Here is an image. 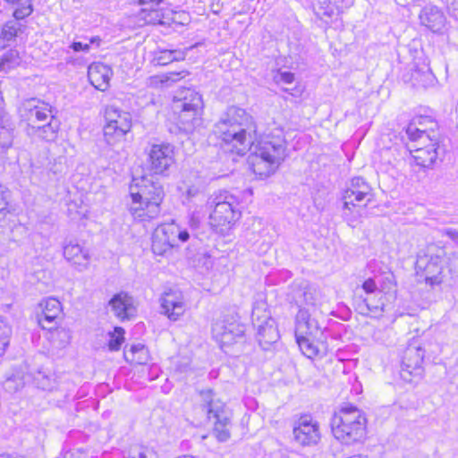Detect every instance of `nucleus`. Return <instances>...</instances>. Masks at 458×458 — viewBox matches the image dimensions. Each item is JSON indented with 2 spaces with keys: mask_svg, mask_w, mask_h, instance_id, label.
Listing matches in <instances>:
<instances>
[{
  "mask_svg": "<svg viewBox=\"0 0 458 458\" xmlns=\"http://www.w3.org/2000/svg\"><path fill=\"white\" fill-rule=\"evenodd\" d=\"M214 132L221 139L227 151L243 156L250 150L248 162L260 179L274 174L287 156L282 128H268L258 136L252 116L245 109L235 106L227 107L221 114L214 126Z\"/></svg>",
  "mask_w": 458,
  "mask_h": 458,
  "instance_id": "nucleus-1",
  "label": "nucleus"
},
{
  "mask_svg": "<svg viewBox=\"0 0 458 458\" xmlns=\"http://www.w3.org/2000/svg\"><path fill=\"white\" fill-rule=\"evenodd\" d=\"M330 425L334 437L344 445L365 439L367 419L364 412L354 405L342 406L332 416Z\"/></svg>",
  "mask_w": 458,
  "mask_h": 458,
  "instance_id": "nucleus-2",
  "label": "nucleus"
},
{
  "mask_svg": "<svg viewBox=\"0 0 458 458\" xmlns=\"http://www.w3.org/2000/svg\"><path fill=\"white\" fill-rule=\"evenodd\" d=\"M449 259L445 250L435 243H430L421 250L416 260V268L423 272L425 281L430 285L442 284L450 274Z\"/></svg>",
  "mask_w": 458,
  "mask_h": 458,
  "instance_id": "nucleus-3",
  "label": "nucleus"
},
{
  "mask_svg": "<svg viewBox=\"0 0 458 458\" xmlns=\"http://www.w3.org/2000/svg\"><path fill=\"white\" fill-rule=\"evenodd\" d=\"M405 132L411 140L407 148L415 164L422 168H431L438 158L437 136L417 128L416 123L408 124Z\"/></svg>",
  "mask_w": 458,
  "mask_h": 458,
  "instance_id": "nucleus-4",
  "label": "nucleus"
},
{
  "mask_svg": "<svg viewBox=\"0 0 458 458\" xmlns=\"http://www.w3.org/2000/svg\"><path fill=\"white\" fill-rule=\"evenodd\" d=\"M202 108L201 96L194 89H182L174 97L172 110L177 116L178 125L185 131H191L199 124Z\"/></svg>",
  "mask_w": 458,
  "mask_h": 458,
  "instance_id": "nucleus-5",
  "label": "nucleus"
},
{
  "mask_svg": "<svg viewBox=\"0 0 458 458\" xmlns=\"http://www.w3.org/2000/svg\"><path fill=\"white\" fill-rule=\"evenodd\" d=\"M373 198L371 187L361 177H354L343 195V216L348 225L355 227L361 216V209Z\"/></svg>",
  "mask_w": 458,
  "mask_h": 458,
  "instance_id": "nucleus-6",
  "label": "nucleus"
},
{
  "mask_svg": "<svg viewBox=\"0 0 458 458\" xmlns=\"http://www.w3.org/2000/svg\"><path fill=\"white\" fill-rule=\"evenodd\" d=\"M199 405L209 420H214L213 435L220 442L230 437L231 411L225 403L216 397L212 389L199 392Z\"/></svg>",
  "mask_w": 458,
  "mask_h": 458,
  "instance_id": "nucleus-7",
  "label": "nucleus"
},
{
  "mask_svg": "<svg viewBox=\"0 0 458 458\" xmlns=\"http://www.w3.org/2000/svg\"><path fill=\"white\" fill-rule=\"evenodd\" d=\"M213 212L209 216L210 225L221 233L229 229L241 216L238 199L224 191L215 194L208 202Z\"/></svg>",
  "mask_w": 458,
  "mask_h": 458,
  "instance_id": "nucleus-8",
  "label": "nucleus"
},
{
  "mask_svg": "<svg viewBox=\"0 0 458 458\" xmlns=\"http://www.w3.org/2000/svg\"><path fill=\"white\" fill-rule=\"evenodd\" d=\"M106 124L104 127V137L107 144L114 145L122 140L131 131V115L113 106H107L105 113Z\"/></svg>",
  "mask_w": 458,
  "mask_h": 458,
  "instance_id": "nucleus-9",
  "label": "nucleus"
},
{
  "mask_svg": "<svg viewBox=\"0 0 458 458\" xmlns=\"http://www.w3.org/2000/svg\"><path fill=\"white\" fill-rule=\"evenodd\" d=\"M190 234L187 230L181 229L176 224H165L157 227L152 236V250L155 254L163 255L178 242H185Z\"/></svg>",
  "mask_w": 458,
  "mask_h": 458,
  "instance_id": "nucleus-10",
  "label": "nucleus"
},
{
  "mask_svg": "<svg viewBox=\"0 0 458 458\" xmlns=\"http://www.w3.org/2000/svg\"><path fill=\"white\" fill-rule=\"evenodd\" d=\"M288 298L299 307L307 305L313 307L314 310H317V308L325 301V295L321 289L303 280L292 284Z\"/></svg>",
  "mask_w": 458,
  "mask_h": 458,
  "instance_id": "nucleus-11",
  "label": "nucleus"
},
{
  "mask_svg": "<svg viewBox=\"0 0 458 458\" xmlns=\"http://www.w3.org/2000/svg\"><path fill=\"white\" fill-rule=\"evenodd\" d=\"M245 328L233 318L217 319L212 326L213 338L224 346H230L243 339Z\"/></svg>",
  "mask_w": 458,
  "mask_h": 458,
  "instance_id": "nucleus-12",
  "label": "nucleus"
},
{
  "mask_svg": "<svg viewBox=\"0 0 458 458\" xmlns=\"http://www.w3.org/2000/svg\"><path fill=\"white\" fill-rule=\"evenodd\" d=\"M165 197V191L162 184L154 180L153 176H142L133 178L130 185V198H143L148 201H155L161 206Z\"/></svg>",
  "mask_w": 458,
  "mask_h": 458,
  "instance_id": "nucleus-13",
  "label": "nucleus"
},
{
  "mask_svg": "<svg viewBox=\"0 0 458 458\" xmlns=\"http://www.w3.org/2000/svg\"><path fill=\"white\" fill-rule=\"evenodd\" d=\"M425 351L417 343H411L403 352L401 366V377L404 381L411 382V377L422 375V363Z\"/></svg>",
  "mask_w": 458,
  "mask_h": 458,
  "instance_id": "nucleus-14",
  "label": "nucleus"
},
{
  "mask_svg": "<svg viewBox=\"0 0 458 458\" xmlns=\"http://www.w3.org/2000/svg\"><path fill=\"white\" fill-rule=\"evenodd\" d=\"M293 439L301 446H313L321 438L319 423L309 415L301 416L294 424Z\"/></svg>",
  "mask_w": 458,
  "mask_h": 458,
  "instance_id": "nucleus-15",
  "label": "nucleus"
},
{
  "mask_svg": "<svg viewBox=\"0 0 458 458\" xmlns=\"http://www.w3.org/2000/svg\"><path fill=\"white\" fill-rule=\"evenodd\" d=\"M149 169L156 174H165L174 163V146L169 143L154 144L148 152Z\"/></svg>",
  "mask_w": 458,
  "mask_h": 458,
  "instance_id": "nucleus-16",
  "label": "nucleus"
},
{
  "mask_svg": "<svg viewBox=\"0 0 458 458\" xmlns=\"http://www.w3.org/2000/svg\"><path fill=\"white\" fill-rule=\"evenodd\" d=\"M309 335L322 340L323 331L318 321L317 310L311 314L305 308H301L295 317V337Z\"/></svg>",
  "mask_w": 458,
  "mask_h": 458,
  "instance_id": "nucleus-17",
  "label": "nucleus"
},
{
  "mask_svg": "<svg viewBox=\"0 0 458 458\" xmlns=\"http://www.w3.org/2000/svg\"><path fill=\"white\" fill-rule=\"evenodd\" d=\"M22 116L28 121L31 130H34L39 124L45 123L50 118H54L52 106L38 98H30L22 104Z\"/></svg>",
  "mask_w": 458,
  "mask_h": 458,
  "instance_id": "nucleus-18",
  "label": "nucleus"
},
{
  "mask_svg": "<svg viewBox=\"0 0 458 458\" xmlns=\"http://www.w3.org/2000/svg\"><path fill=\"white\" fill-rule=\"evenodd\" d=\"M127 205L131 216L138 222H150L157 219L161 213L159 205L143 198H131V202Z\"/></svg>",
  "mask_w": 458,
  "mask_h": 458,
  "instance_id": "nucleus-19",
  "label": "nucleus"
},
{
  "mask_svg": "<svg viewBox=\"0 0 458 458\" xmlns=\"http://www.w3.org/2000/svg\"><path fill=\"white\" fill-rule=\"evenodd\" d=\"M315 15L326 23L344 9L353 4V0H311Z\"/></svg>",
  "mask_w": 458,
  "mask_h": 458,
  "instance_id": "nucleus-20",
  "label": "nucleus"
},
{
  "mask_svg": "<svg viewBox=\"0 0 458 458\" xmlns=\"http://www.w3.org/2000/svg\"><path fill=\"white\" fill-rule=\"evenodd\" d=\"M64 257L79 272L89 268L90 263L89 250L75 241H70L64 244Z\"/></svg>",
  "mask_w": 458,
  "mask_h": 458,
  "instance_id": "nucleus-21",
  "label": "nucleus"
},
{
  "mask_svg": "<svg viewBox=\"0 0 458 458\" xmlns=\"http://www.w3.org/2000/svg\"><path fill=\"white\" fill-rule=\"evenodd\" d=\"M160 301L163 312L170 320L176 321L185 311L184 297L179 290L165 292Z\"/></svg>",
  "mask_w": 458,
  "mask_h": 458,
  "instance_id": "nucleus-22",
  "label": "nucleus"
},
{
  "mask_svg": "<svg viewBox=\"0 0 458 458\" xmlns=\"http://www.w3.org/2000/svg\"><path fill=\"white\" fill-rule=\"evenodd\" d=\"M420 24L434 33L442 34L446 30V17L443 11L435 5L425 6L420 13Z\"/></svg>",
  "mask_w": 458,
  "mask_h": 458,
  "instance_id": "nucleus-23",
  "label": "nucleus"
},
{
  "mask_svg": "<svg viewBox=\"0 0 458 458\" xmlns=\"http://www.w3.org/2000/svg\"><path fill=\"white\" fill-rule=\"evenodd\" d=\"M108 306L113 314L122 321L130 319L136 311L133 298L125 292L115 293L108 301Z\"/></svg>",
  "mask_w": 458,
  "mask_h": 458,
  "instance_id": "nucleus-24",
  "label": "nucleus"
},
{
  "mask_svg": "<svg viewBox=\"0 0 458 458\" xmlns=\"http://www.w3.org/2000/svg\"><path fill=\"white\" fill-rule=\"evenodd\" d=\"M112 75V69L103 63H93L88 69V77L91 85L100 91L107 89Z\"/></svg>",
  "mask_w": 458,
  "mask_h": 458,
  "instance_id": "nucleus-25",
  "label": "nucleus"
},
{
  "mask_svg": "<svg viewBox=\"0 0 458 458\" xmlns=\"http://www.w3.org/2000/svg\"><path fill=\"white\" fill-rule=\"evenodd\" d=\"M41 313L38 315V323L45 329H51L50 324L54 323L61 313V303L55 298H47L39 303Z\"/></svg>",
  "mask_w": 458,
  "mask_h": 458,
  "instance_id": "nucleus-26",
  "label": "nucleus"
},
{
  "mask_svg": "<svg viewBox=\"0 0 458 458\" xmlns=\"http://www.w3.org/2000/svg\"><path fill=\"white\" fill-rule=\"evenodd\" d=\"M257 339L259 345L264 350L277 342L279 339V333L276 327V322L272 318H267L264 322L257 326Z\"/></svg>",
  "mask_w": 458,
  "mask_h": 458,
  "instance_id": "nucleus-27",
  "label": "nucleus"
},
{
  "mask_svg": "<svg viewBox=\"0 0 458 458\" xmlns=\"http://www.w3.org/2000/svg\"><path fill=\"white\" fill-rule=\"evenodd\" d=\"M33 381L37 387L42 390L51 391L56 386V377L48 369H40L32 374Z\"/></svg>",
  "mask_w": 458,
  "mask_h": 458,
  "instance_id": "nucleus-28",
  "label": "nucleus"
},
{
  "mask_svg": "<svg viewBox=\"0 0 458 458\" xmlns=\"http://www.w3.org/2000/svg\"><path fill=\"white\" fill-rule=\"evenodd\" d=\"M16 19H24L33 11L30 0H3Z\"/></svg>",
  "mask_w": 458,
  "mask_h": 458,
  "instance_id": "nucleus-29",
  "label": "nucleus"
},
{
  "mask_svg": "<svg viewBox=\"0 0 458 458\" xmlns=\"http://www.w3.org/2000/svg\"><path fill=\"white\" fill-rule=\"evenodd\" d=\"M59 124L58 121L54 118H50L44 124L37 126L34 130H31L32 132L38 137L51 141L54 140L56 137L58 131Z\"/></svg>",
  "mask_w": 458,
  "mask_h": 458,
  "instance_id": "nucleus-30",
  "label": "nucleus"
},
{
  "mask_svg": "<svg viewBox=\"0 0 458 458\" xmlns=\"http://www.w3.org/2000/svg\"><path fill=\"white\" fill-rule=\"evenodd\" d=\"M125 360L136 364H145L148 360V350L144 344H132L124 351Z\"/></svg>",
  "mask_w": 458,
  "mask_h": 458,
  "instance_id": "nucleus-31",
  "label": "nucleus"
},
{
  "mask_svg": "<svg viewBox=\"0 0 458 458\" xmlns=\"http://www.w3.org/2000/svg\"><path fill=\"white\" fill-rule=\"evenodd\" d=\"M185 58V52L180 49L174 50H159L156 53L155 62L157 65H166L174 61H181Z\"/></svg>",
  "mask_w": 458,
  "mask_h": 458,
  "instance_id": "nucleus-32",
  "label": "nucleus"
},
{
  "mask_svg": "<svg viewBox=\"0 0 458 458\" xmlns=\"http://www.w3.org/2000/svg\"><path fill=\"white\" fill-rule=\"evenodd\" d=\"M186 200L189 205L192 204L197 207H202L208 204L210 198L208 199L204 190L196 185L190 186L185 193Z\"/></svg>",
  "mask_w": 458,
  "mask_h": 458,
  "instance_id": "nucleus-33",
  "label": "nucleus"
},
{
  "mask_svg": "<svg viewBox=\"0 0 458 458\" xmlns=\"http://www.w3.org/2000/svg\"><path fill=\"white\" fill-rule=\"evenodd\" d=\"M20 19L7 21L0 33V47H4V42L13 40L21 31V24L18 21Z\"/></svg>",
  "mask_w": 458,
  "mask_h": 458,
  "instance_id": "nucleus-34",
  "label": "nucleus"
},
{
  "mask_svg": "<svg viewBox=\"0 0 458 458\" xmlns=\"http://www.w3.org/2000/svg\"><path fill=\"white\" fill-rule=\"evenodd\" d=\"M21 63L19 53L16 50H9L0 57V72H8Z\"/></svg>",
  "mask_w": 458,
  "mask_h": 458,
  "instance_id": "nucleus-35",
  "label": "nucleus"
},
{
  "mask_svg": "<svg viewBox=\"0 0 458 458\" xmlns=\"http://www.w3.org/2000/svg\"><path fill=\"white\" fill-rule=\"evenodd\" d=\"M315 340L318 341V339H314L309 335L296 337V342L300 349L305 356L310 359L318 353V348L314 343Z\"/></svg>",
  "mask_w": 458,
  "mask_h": 458,
  "instance_id": "nucleus-36",
  "label": "nucleus"
},
{
  "mask_svg": "<svg viewBox=\"0 0 458 458\" xmlns=\"http://www.w3.org/2000/svg\"><path fill=\"white\" fill-rule=\"evenodd\" d=\"M124 329L115 327L114 331L108 333V348L110 351H118L124 341Z\"/></svg>",
  "mask_w": 458,
  "mask_h": 458,
  "instance_id": "nucleus-37",
  "label": "nucleus"
},
{
  "mask_svg": "<svg viewBox=\"0 0 458 458\" xmlns=\"http://www.w3.org/2000/svg\"><path fill=\"white\" fill-rule=\"evenodd\" d=\"M12 336V327L0 317V355H2L9 345Z\"/></svg>",
  "mask_w": 458,
  "mask_h": 458,
  "instance_id": "nucleus-38",
  "label": "nucleus"
},
{
  "mask_svg": "<svg viewBox=\"0 0 458 458\" xmlns=\"http://www.w3.org/2000/svg\"><path fill=\"white\" fill-rule=\"evenodd\" d=\"M126 458H157V455L152 448L134 445L130 448Z\"/></svg>",
  "mask_w": 458,
  "mask_h": 458,
  "instance_id": "nucleus-39",
  "label": "nucleus"
},
{
  "mask_svg": "<svg viewBox=\"0 0 458 458\" xmlns=\"http://www.w3.org/2000/svg\"><path fill=\"white\" fill-rule=\"evenodd\" d=\"M363 301L369 312L379 314L384 310L385 302L383 297L371 295L364 298Z\"/></svg>",
  "mask_w": 458,
  "mask_h": 458,
  "instance_id": "nucleus-40",
  "label": "nucleus"
},
{
  "mask_svg": "<svg viewBox=\"0 0 458 458\" xmlns=\"http://www.w3.org/2000/svg\"><path fill=\"white\" fill-rule=\"evenodd\" d=\"M411 123H416L417 128L425 129L428 134L437 136L434 131V128L437 127V123L434 121L429 120L427 117H418L413 119L409 124Z\"/></svg>",
  "mask_w": 458,
  "mask_h": 458,
  "instance_id": "nucleus-41",
  "label": "nucleus"
},
{
  "mask_svg": "<svg viewBox=\"0 0 458 458\" xmlns=\"http://www.w3.org/2000/svg\"><path fill=\"white\" fill-rule=\"evenodd\" d=\"M362 289L369 296L375 295L384 297L382 291L378 289L372 278H369L364 281L362 284Z\"/></svg>",
  "mask_w": 458,
  "mask_h": 458,
  "instance_id": "nucleus-42",
  "label": "nucleus"
},
{
  "mask_svg": "<svg viewBox=\"0 0 458 458\" xmlns=\"http://www.w3.org/2000/svg\"><path fill=\"white\" fill-rule=\"evenodd\" d=\"M10 191L4 186L0 184V212H4L8 208Z\"/></svg>",
  "mask_w": 458,
  "mask_h": 458,
  "instance_id": "nucleus-43",
  "label": "nucleus"
},
{
  "mask_svg": "<svg viewBox=\"0 0 458 458\" xmlns=\"http://www.w3.org/2000/svg\"><path fill=\"white\" fill-rule=\"evenodd\" d=\"M275 80L280 83L291 84L294 81V74L291 72H278Z\"/></svg>",
  "mask_w": 458,
  "mask_h": 458,
  "instance_id": "nucleus-44",
  "label": "nucleus"
},
{
  "mask_svg": "<svg viewBox=\"0 0 458 458\" xmlns=\"http://www.w3.org/2000/svg\"><path fill=\"white\" fill-rule=\"evenodd\" d=\"M449 14L458 21V0H446Z\"/></svg>",
  "mask_w": 458,
  "mask_h": 458,
  "instance_id": "nucleus-45",
  "label": "nucleus"
},
{
  "mask_svg": "<svg viewBox=\"0 0 458 458\" xmlns=\"http://www.w3.org/2000/svg\"><path fill=\"white\" fill-rule=\"evenodd\" d=\"M185 75H186L185 72H171V73H168V74L165 75V80H164L163 81L176 82V81H180L181 79L184 78Z\"/></svg>",
  "mask_w": 458,
  "mask_h": 458,
  "instance_id": "nucleus-46",
  "label": "nucleus"
},
{
  "mask_svg": "<svg viewBox=\"0 0 458 458\" xmlns=\"http://www.w3.org/2000/svg\"><path fill=\"white\" fill-rule=\"evenodd\" d=\"M71 48H72V50L75 52H80V51L89 52L90 49V47H89V44H88V43L73 42L71 45Z\"/></svg>",
  "mask_w": 458,
  "mask_h": 458,
  "instance_id": "nucleus-47",
  "label": "nucleus"
},
{
  "mask_svg": "<svg viewBox=\"0 0 458 458\" xmlns=\"http://www.w3.org/2000/svg\"><path fill=\"white\" fill-rule=\"evenodd\" d=\"M443 235H446L452 241L458 244V230L454 228H445L443 230Z\"/></svg>",
  "mask_w": 458,
  "mask_h": 458,
  "instance_id": "nucleus-48",
  "label": "nucleus"
},
{
  "mask_svg": "<svg viewBox=\"0 0 458 458\" xmlns=\"http://www.w3.org/2000/svg\"><path fill=\"white\" fill-rule=\"evenodd\" d=\"M64 458H87L85 454L81 451L68 452L64 454Z\"/></svg>",
  "mask_w": 458,
  "mask_h": 458,
  "instance_id": "nucleus-49",
  "label": "nucleus"
},
{
  "mask_svg": "<svg viewBox=\"0 0 458 458\" xmlns=\"http://www.w3.org/2000/svg\"><path fill=\"white\" fill-rule=\"evenodd\" d=\"M162 0H140L141 5H148L149 8L158 5Z\"/></svg>",
  "mask_w": 458,
  "mask_h": 458,
  "instance_id": "nucleus-50",
  "label": "nucleus"
},
{
  "mask_svg": "<svg viewBox=\"0 0 458 458\" xmlns=\"http://www.w3.org/2000/svg\"><path fill=\"white\" fill-rule=\"evenodd\" d=\"M0 458H25L23 456H18V455H11L7 454H3L0 455Z\"/></svg>",
  "mask_w": 458,
  "mask_h": 458,
  "instance_id": "nucleus-51",
  "label": "nucleus"
},
{
  "mask_svg": "<svg viewBox=\"0 0 458 458\" xmlns=\"http://www.w3.org/2000/svg\"><path fill=\"white\" fill-rule=\"evenodd\" d=\"M99 42H100V38L98 37H93V38H90L89 44V45L90 44H97L98 46Z\"/></svg>",
  "mask_w": 458,
  "mask_h": 458,
  "instance_id": "nucleus-52",
  "label": "nucleus"
},
{
  "mask_svg": "<svg viewBox=\"0 0 458 458\" xmlns=\"http://www.w3.org/2000/svg\"><path fill=\"white\" fill-rule=\"evenodd\" d=\"M198 223H199V222H198V218H197V217H195V216L193 215V216H192V217H191V227H193V226H194V227H196V226H197V225H198Z\"/></svg>",
  "mask_w": 458,
  "mask_h": 458,
  "instance_id": "nucleus-53",
  "label": "nucleus"
},
{
  "mask_svg": "<svg viewBox=\"0 0 458 458\" xmlns=\"http://www.w3.org/2000/svg\"><path fill=\"white\" fill-rule=\"evenodd\" d=\"M58 334H60V335L63 334L67 338H70L68 332H66L65 330H62V331L58 332Z\"/></svg>",
  "mask_w": 458,
  "mask_h": 458,
  "instance_id": "nucleus-54",
  "label": "nucleus"
},
{
  "mask_svg": "<svg viewBox=\"0 0 458 458\" xmlns=\"http://www.w3.org/2000/svg\"><path fill=\"white\" fill-rule=\"evenodd\" d=\"M140 354H141L140 352H137L135 357H140Z\"/></svg>",
  "mask_w": 458,
  "mask_h": 458,
  "instance_id": "nucleus-55",
  "label": "nucleus"
},
{
  "mask_svg": "<svg viewBox=\"0 0 458 458\" xmlns=\"http://www.w3.org/2000/svg\"><path fill=\"white\" fill-rule=\"evenodd\" d=\"M418 73H419V72L415 71V72H414V73H412V77H415V76H416V74H418Z\"/></svg>",
  "mask_w": 458,
  "mask_h": 458,
  "instance_id": "nucleus-56",
  "label": "nucleus"
}]
</instances>
